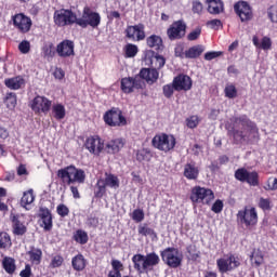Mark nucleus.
<instances>
[{"instance_id":"obj_1","label":"nucleus","mask_w":277,"mask_h":277,"mask_svg":"<svg viewBox=\"0 0 277 277\" xmlns=\"http://www.w3.org/2000/svg\"><path fill=\"white\" fill-rule=\"evenodd\" d=\"M233 122L234 126L227 130V135L233 137L234 144H242L247 140L249 142H259L261 140L259 127L247 115L235 117Z\"/></svg>"},{"instance_id":"obj_2","label":"nucleus","mask_w":277,"mask_h":277,"mask_svg":"<svg viewBox=\"0 0 277 277\" xmlns=\"http://www.w3.org/2000/svg\"><path fill=\"white\" fill-rule=\"evenodd\" d=\"M159 79V71L142 68L134 77H124L120 80V90L123 94H133L135 90H144L146 83L153 85Z\"/></svg>"},{"instance_id":"obj_3","label":"nucleus","mask_w":277,"mask_h":277,"mask_svg":"<svg viewBox=\"0 0 277 277\" xmlns=\"http://www.w3.org/2000/svg\"><path fill=\"white\" fill-rule=\"evenodd\" d=\"M56 176L62 181L64 185H71L70 192L75 200H79V198H81L79 188L75 186V183L78 185H83V183H85V171L83 169H79L74 164L67 166L65 168L58 169Z\"/></svg>"},{"instance_id":"obj_4","label":"nucleus","mask_w":277,"mask_h":277,"mask_svg":"<svg viewBox=\"0 0 277 277\" xmlns=\"http://www.w3.org/2000/svg\"><path fill=\"white\" fill-rule=\"evenodd\" d=\"M132 263L137 274H148V272H153L156 265L161 263V259L156 252H150L146 255L137 253L132 256Z\"/></svg>"},{"instance_id":"obj_5","label":"nucleus","mask_w":277,"mask_h":277,"mask_svg":"<svg viewBox=\"0 0 277 277\" xmlns=\"http://www.w3.org/2000/svg\"><path fill=\"white\" fill-rule=\"evenodd\" d=\"M77 25L81 29H88V27L98 29L101 25V13L93 11L90 6H84L82 16L78 17Z\"/></svg>"},{"instance_id":"obj_6","label":"nucleus","mask_w":277,"mask_h":277,"mask_svg":"<svg viewBox=\"0 0 277 277\" xmlns=\"http://www.w3.org/2000/svg\"><path fill=\"white\" fill-rule=\"evenodd\" d=\"M190 201L193 205H211L215 200V193L211 188L194 186L190 190Z\"/></svg>"},{"instance_id":"obj_7","label":"nucleus","mask_w":277,"mask_h":277,"mask_svg":"<svg viewBox=\"0 0 277 277\" xmlns=\"http://www.w3.org/2000/svg\"><path fill=\"white\" fill-rule=\"evenodd\" d=\"M237 220L248 230H252L259 224V212H256V208L246 206L242 210L238 211Z\"/></svg>"},{"instance_id":"obj_8","label":"nucleus","mask_w":277,"mask_h":277,"mask_svg":"<svg viewBox=\"0 0 277 277\" xmlns=\"http://www.w3.org/2000/svg\"><path fill=\"white\" fill-rule=\"evenodd\" d=\"M160 256L164 265H168L171 269H176L183 265V254L177 248L168 247L160 251Z\"/></svg>"},{"instance_id":"obj_9","label":"nucleus","mask_w":277,"mask_h":277,"mask_svg":"<svg viewBox=\"0 0 277 277\" xmlns=\"http://www.w3.org/2000/svg\"><path fill=\"white\" fill-rule=\"evenodd\" d=\"M151 146L162 153H170L176 146V137L167 133L156 134L151 140Z\"/></svg>"},{"instance_id":"obj_10","label":"nucleus","mask_w":277,"mask_h":277,"mask_svg":"<svg viewBox=\"0 0 277 277\" xmlns=\"http://www.w3.org/2000/svg\"><path fill=\"white\" fill-rule=\"evenodd\" d=\"M216 267L220 274H228V272H233L237 269V267H241V258L239 255L228 253L226 258H220L216 260Z\"/></svg>"},{"instance_id":"obj_11","label":"nucleus","mask_w":277,"mask_h":277,"mask_svg":"<svg viewBox=\"0 0 277 277\" xmlns=\"http://www.w3.org/2000/svg\"><path fill=\"white\" fill-rule=\"evenodd\" d=\"M103 120L108 127H127V117L119 107H111L104 116Z\"/></svg>"},{"instance_id":"obj_12","label":"nucleus","mask_w":277,"mask_h":277,"mask_svg":"<svg viewBox=\"0 0 277 277\" xmlns=\"http://www.w3.org/2000/svg\"><path fill=\"white\" fill-rule=\"evenodd\" d=\"M77 14L71 10L61 9L54 12V23L57 27H68L70 25H77Z\"/></svg>"},{"instance_id":"obj_13","label":"nucleus","mask_w":277,"mask_h":277,"mask_svg":"<svg viewBox=\"0 0 277 277\" xmlns=\"http://www.w3.org/2000/svg\"><path fill=\"white\" fill-rule=\"evenodd\" d=\"M29 107L35 114H44V116H47V114L51 111V107H53V102L47 96L37 95L29 103Z\"/></svg>"},{"instance_id":"obj_14","label":"nucleus","mask_w":277,"mask_h":277,"mask_svg":"<svg viewBox=\"0 0 277 277\" xmlns=\"http://www.w3.org/2000/svg\"><path fill=\"white\" fill-rule=\"evenodd\" d=\"M236 181L240 183H247L251 187H259V172L248 171L246 168H239L234 174Z\"/></svg>"},{"instance_id":"obj_15","label":"nucleus","mask_w":277,"mask_h":277,"mask_svg":"<svg viewBox=\"0 0 277 277\" xmlns=\"http://www.w3.org/2000/svg\"><path fill=\"white\" fill-rule=\"evenodd\" d=\"M12 21L13 27H15L19 34H29V31H31L34 22L31 21V17L25 15L24 13L13 15Z\"/></svg>"},{"instance_id":"obj_16","label":"nucleus","mask_w":277,"mask_h":277,"mask_svg":"<svg viewBox=\"0 0 277 277\" xmlns=\"http://www.w3.org/2000/svg\"><path fill=\"white\" fill-rule=\"evenodd\" d=\"M187 31V24L183 19L173 22L167 29V36L169 40H182L185 38Z\"/></svg>"},{"instance_id":"obj_17","label":"nucleus","mask_w":277,"mask_h":277,"mask_svg":"<svg viewBox=\"0 0 277 277\" xmlns=\"http://www.w3.org/2000/svg\"><path fill=\"white\" fill-rule=\"evenodd\" d=\"M10 221L12 224V233L15 237H23L24 235H27V226H29V223L25 221L23 215L11 214Z\"/></svg>"},{"instance_id":"obj_18","label":"nucleus","mask_w":277,"mask_h":277,"mask_svg":"<svg viewBox=\"0 0 277 277\" xmlns=\"http://www.w3.org/2000/svg\"><path fill=\"white\" fill-rule=\"evenodd\" d=\"M84 148L89 150L91 155L98 157V155H101L105 148V141L98 135H91L87 137Z\"/></svg>"},{"instance_id":"obj_19","label":"nucleus","mask_w":277,"mask_h":277,"mask_svg":"<svg viewBox=\"0 0 277 277\" xmlns=\"http://www.w3.org/2000/svg\"><path fill=\"white\" fill-rule=\"evenodd\" d=\"M144 24L140 23L134 26H127L124 32L126 38L132 40L133 42H142V40L146 39V31H144Z\"/></svg>"},{"instance_id":"obj_20","label":"nucleus","mask_w":277,"mask_h":277,"mask_svg":"<svg viewBox=\"0 0 277 277\" xmlns=\"http://www.w3.org/2000/svg\"><path fill=\"white\" fill-rule=\"evenodd\" d=\"M234 10L236 14L239 16L241 23H248V21H252V6L246 1L237 2L234 5Z\"/></svg>"},{"instance_id":"obj_21","label":"nucleus","mask_w":277,"mask_h":277,"mask_svg":"<svg viewBox=\"0 0 277 277\" xmlns=\"http://www.w3.org/2000/svg\"><path fill=\"white\" fill-rule=\"evenodd\" d=\"M173 83L175 92H189V90H192V87L194 85L192 77L185 74H180L174 77Z\"/></svg>"},{"instance_id":"obj_22","label":"nucleus","mask_w":277,"mask_h":277,"mask_svg":"<svg viewBox=\"0 0 277 277\" xmlns=\"http://www.w3.org/2000/svg\"><path fill=\"white\" fill-rule=\"evenodd\" d=\"M58 57H72L75 55V41L65 39L56 45Z\"/></svg>"},{"instance_id":"obj_23","label":"nucleus","mask_w":277,"mask_h":277,"mask_svg":"<svg viewBox=\"0 0 277 277\" xmlns=\"http://www.w3.org/2000/svg\"><path fill=\"white\" fill-rule=\"evenodd\" d=\"M39 217L41 220V227L45 233L53 230V214L49 208H40Z\"/></svg>"},{"instance_id":"obj_24","label":"nucleus","mask_w":277,"mask_h":277,"mask_svg":"<svg viewBox=\"0 0 277 277\" xmlns=\"http://www.w3.org/2000/svg\"><path fill=\"white\" fill-rule=\"evenodd\" d=\"M183 176H185L187 181H198V176H200V168L196 166V161H190L184 164Z\"/></svg>"},{"instance_id":"obj_25","label":"nucleus","mask_w":277,"mask_h":277,"mask_svg":"<svg viewBox=\"0 0 277 277\" xmlns=\"http://www.w3.org/2000/svg\"><path fill=\"white\" fill-rule=\"evenodd\" d=\"M124 148V138H114L106 144L108 155H117Z\"/></svg>"},{"instance_id":"obj_26","label":"nucleus","mask_w":277,"mask_h":277,"mask_svg":"<svg viewBox=\"0 0 277 277\" xmlns=\"http://www.w3.org/2000/svg\"><path fill=\"white\" fill-rule=\"evenodd\" d=\"M26 254L31 265H40V263H42V249L31 246Z\"/></svg>"},{"instance_id":"obj_27","label":"nucleus","mask_w":277,"mask_h":277,"mask_svg":"<svg viewBox=\"0 0 277 277\" xmlns=\"http://www.w3.org/2000/svg\"><path fill=\"white\" fill-rule=\"evenodd\" d=\"M136 161L140 163H149V161L153 160V150L150 148L143 147L141 149H137L135 153Z\"/></svg>"},{"instance_id":"obj_28","label":"nucleus","mask_w":277,"mask_h":277,"mask_svg":"<svg viewBox=\"0 0 277 277\" xmlns=\"http://www.w3.org/2000/svg\"><path fill=\"white\" fill-rule=\"evenodd\" d=\"M4 85L9 88V90H21V88L25 85V79L22 76L6 78L4 80Z\"/></svg>"},{"instance_id":"obj_29","label":"nucleus","mask_w":277,"mask_h":277,"mask_svg":"<svg viewBox=\"0 0 277 277\" xmlns=\"http://www.w3.org/2000/svg\"><path fill=\"white\" fill-rule=\"evenodd\" d=\"M137 233L141 237H150V239H157V232L151 228L148 223H142L137 227Z\"/></svg>"},{"instance_id":"obj_30","label":"nucleus","mask_w":277,"mask_h":277,"mask_svg":"<svg viewBox=\"0 0 277 277\" xmlns=\"http://www.w3.org/2000/svg\"><path fill=\"white\" fill-rule=\"evenodd\" d=\"M147 47L155 49V51H163V39L160 36L151 35L146 39Z\"/></svg>"},{"instance_id":"obj_31","label":"nucleus","mask_w":277,"mask_h":277,"mask_svg":"<svg viewBox=\"0 0 277 277\" xmlns=\"http://www.w3.org/2000/svg\"><path fill=\"white\" fill-rule=\"evenodd\" d=\"M202 53H205V47L197 44V45L190 47L188 50L185 51V58L198 60V57H200Z\"/></svg>"},{"instance_id":"obj_32","label":"nucleus","mask_w":277,"mask_h":277,"mask_svg":"<svg viewBox=\"0 0 277 277\" xmlns=\"http://www.w3.org/2000/svg\"><path fill=\"white\" fill-rule=\"evenodd\" d=\"M209 14H222L224 12V2L222 0H208Z\"/></svg>"},{"instance_id":"obj_33","label":"nucleus","mask_w":277,"mask_h":277,"mask_svg":"<svg viewBox=\"0 0 277 277\" xmlns=\"http://www.w3.org/2000/svg\"><path fill=\"white\" fill-rule=\"evenodd\" d=\"M103 183L106 187H111V189H118V187H120V180L118 179V175H114L113 173H105Z\"/></svg>"},{"instance_id":"obj_34","label":"nucleus","mask_w":277,"mask_h":277,"mask_svg":"<svg viewBox=\"0 0 277 277\" xmlns=\"http://www.w3.org/2000/svg\"><path fill=\"white\" fill-rule=\"evenodd\" d=\"M252 42L256 49H262L263 51H269L272 49V39L269 37H263L262 41L259 42V37L253 36Z\"/></svg>"},{"instance_id":"obj_35","label":"nucleus","mask_w":277,"mask_h":277,"mask_svg":"<svg viewBox=\"0 0 277 277\" xmlns=\"http://www.w3.org/2000/svg\"><path fill=\"white\" fill-rule=\"evenodd\" d=\"M2 267L6 274H14L16 272V260L14 258L4 256L2 260Z\"/></svg>"},{"instance_id":"obj_36","label":"nucleus","mask_w":277,"mask_h":277,"mask_svg":"<svg viewBox=\"0 0 277 277\" xmlns=\"http://www.w3.org/2000/svg\"><path fill=\"white\" fill-rule=\"evenodd\" d=\"M166 66V57L156 54L153 58H151V68H145L146 70H156V72H159V70H161V68H163Z\"/></svg>"},{"instance_id":"obj_37","label":"nucleus","mask_w":277,"mask_h":277,"mask_svg":"<svg viewBox=\"0 0 277 277\" xmlns=\"http://www.w3.org/2000/svg\"><path fill=\"white\" fill-rule=\"evenodd\" d=\"M71 265L76 272H83L85 269L87 261L83 254H77L71 260Z\"/></svg>"},{"instance_id":"obj_38","label":"nucleus","mask_w":277,"mask_h":277,"mask_svg":"<svg viewBox=\"0 0 277 277\" xmlns=\"http://www.w3.org/2000/svg\"><path fill=\"white\" fill-rule=\"evenodd\" d=\"M52 116L55 120H64L66 118V107H64V104H54L52 106Z\"/></svg>"},{"instance_id":"obj_39","label":"nucleus","mask_w":277,"mask_h":277,"mask_svg":"<svg viewBox=\"0 0 277 277\" xmlns=\"http://www.w3.org/2000/svg\"><path fill=\"white\" fill-rule=\"evenodd\" d=\"M72 239H74V241H76V243H80V246H85V243H88L90 237L88 236V233L85 230L78 229L75 232Z\"/></svg>"},{"instance_id":"obj_40","label":"nucleus","mask_w":277,"mask_h":277,"mask_svg":"<svg viewBox=\"0 0 277 277\" xmlns=\"http://www.w3.org/2000/svg\"><path fill=\"white\" fill-rule=\"evenodd\" d=\"M34 200H36V197L34 196V189H29L27 192H24L21 199V205L22 207H27V205H31Z\"/></svg>"},{"instance_id":"obj_41","label":"nucleus","mask_w":277,"mask_h":277,"mask_svg":"<svg viewBox=\"0 0 277 277\" xmlns=\"http://www.w3.org/2000/svg\"><path fill=\"white\" fill-rule=\"evenodd\" d=\"M10 246H12L10 234L5 232L0 233V250H5V248H10Z\"/></svg>"},{"instance_id":"obj_42","label":"nucleus","mask_w":277,"mask_h":277,"mask_svg":"<svg viewBox=\"0 0 277 277\" xmlns=\"http://www.w3.org/2000/svg\"><path fill=\"white\" fill-rule=\"evenodd\" d=\"M4 103L8 107V109H14L17 104L16 93H13V92L6 93Z\"/></svg>"},{"instance_id":"obj_43","label":"nucleus","mask_w":277,"mask_h":277,"mask_svg":"<svg viewBox=\"0 0 277 277\" xmlns=\"http://www.w3.org/2000/svg\"><path fill=\"white\" fill-rule=\"evenodd\" d=\"M107 194V186L103 182V180H98L96 183V190L94 192L95 198H103Z\"/></svg>"},{"instance_id":"obj_44","label":"nucleus","mask_w":277,"mask_h":277,"mask_svg":"<svg viewBox=\"0 0 277 277\" xmlns=\"http://www.w3.org/2000/svg\"><path fill=\"white\" fill-rule=\"evenodd\" d=\"M259 209H262L264 213L272 210V199L261 197L258 202Z\"/></svg>"},{"instance_id":"obj_45","label":"nucleus","mask_w":277,"mask_h":277,"mask_svg":"<svg viewBox=\"0 0 277 277\" xmlns=\"http://www.w3.org/2000/svg\"><path fill=\"white\" fill-rule=\"evenodd\" d=\"M131 217L133 222H136V224H140L141 222H144V217H146V215L144 214L143 209H135L133 210Z\"/></svg>"},{"instance_id":"obj_46","label":"nucleus","mask_w":277,"mask_h":277,"mask_svg":"<svg viewBox=\"0 0 277 277\" xmlns=\"http://www.w3.org/2000/svg\"><path fill=\"white\" fill-rule=\"evenodd\" d=\"M137 45L133 43H128L124 47L126 57H135V55H137Z\"/></svg>"},{"instance_id":"obj_47","label":"nucleus","mask_w":277,"mask_h":277,"mask_svg":"<svg viewBox=\"0 0 277 277\" xmlns=\"http://www.w3.org/2000/svg\"><path fill=\"white\" fill-rule=\"evenodd\" d=\"M186 252L189 253L192 261H198L200 259V251L196 249V245H189L186 247Z\"/></svg>"},{"instance_id":"obj_48","label":"nucleus","mask_w":277,"mask_h":277,"mask_svg":"<svg viewBox=\"0 0 277 277\" xmlns=\"http://www.w3.org/2000/svg\"><path fill=\"white\" fill-rule=\"evenodd\" d=\"M56 213L57 215H60V217H68V215H70V209L68 208V206L60 203L56 207Z\"/></svg>"},{"instance_id":"obj_49","label":"nucleus","mask_w":277,"mask_h":277,"mask_svg":"<svg viewBox=\"0 0 277 277\" xmlns=\"http://www.w3.org/2000/svg\"><path fill=\"white\" fill-rule=\"evenodd\" d=\"M174 82L172 81V83L170 84H164L162 87V93H163V96L166 98H172V96H174Z\"/></svg>"},{"instance_id":"obj_50","label":"nucleus","mask_w":277,"mask_h":277,"mask_svg":"<svg viewBox=\"0 0 277 277\" xmlns=\"http://www.w3.org/2000/svg\"><path fill=\"white\" fill-rule=\"evenodd\" d=\"M224 93L227 98H237V88L235 84H227L225 87Z\"/></svg>"},{"instance_id":"obj_51","label":"nucleus","mask_w":277,"mask_h":277,"mask_svg":"<svg viewBox=\"0 0 277 277\" xmlns=\"http://www.w3.org/2000/svg\"><path fill=\"white\" fill-rule=\"evenodd\" d=\"M207 27H210V29H213L214 31H220L224 27V24H222L221 19H211L206 23Z\"/></svg>"},{"instance_id":"obj_52","label":"nucleus","mask_w":277,"mask_h":277,"mask_svg":"<svg viewBox=\"0 0 277 277\" xmlns=\"http://www.w3.org/2000/svg\"><path fill=\"white\" fill-rule=\"evenodd\" d=\"M5 196H8V189L0 187V211H2L3 213H6V211L10 210L8 205L5 202H2L1 200V198H5Z\"/></svg>"},{"instance_id":"obj_53","label":"nucleus","mask_w":277,"mask_h":277,"mask_svg":"<svg viewBox=\"0 0 277 277\" xmlns=\"http://www.w3.org/2000/svg\"><path fill=\"white\" fill-rule=\"evenodd\" d=\"M250 261H254L255 267H261V265H263V253L252 252L250 255Z\"/></svg>"},{"instance_id":"obj_54","label":"nucleus","mask_w":277,"mask_h":277,"mask_svg":"<svg viewBox=\"0 0 277 277\" xmlns=\"http://www.w3.org/2000/svg\"><path fill=\"white\" fill-rule=\"evenodd\" d=\"M64 265V258L62 255H54L51 260L50 267L53 269L62 267Z\"/></svg>"},{"instance_id":"obj_55","label":"nucleus","mask_w":277,"mask_h":277,"mask_svg":"<svg viewBox=\"0 0 277 277\" xmlns=\"http://www.w3.org/2000/svg\"><path fill=\"white\" fill-rule=\"evenodd\" d=\"M198 124H200L198 116H190L186 119V127H188V129H196Z\"/></svg>"},{"instance_id":"obj_56","label":"nucleus","mask_w":277,"mask_h":277,"mask_svg":"<svg viewBox=\"0 0 277 277\" xmlns=\"http://www.w3.org/2000/svg\"><path fill=\"white\" fill-rule=\"evenodd\" d=\"M18 51L21 53H23L24 55H27V53H29V51H31V43H29V41H27V40H23L18 44Z\"/></svg>"},{"instance_id":"obj_57","label":"nucleus","mask_w":277,"mask_h":277,"mask_svg":"<svg viewBox=\"0 0 277 277\" xmlns=\"http://www.w3.org/2000/svg\"><path fill=\"white\" fill-rule=\"evenodd\" d=\"M110 265L113 267L111 272H117V273H121L124 272V264H122V262H120V260H111Z\"/></svg>"},{"instance_id":"obj_58","label":"nucleus","mask_w":277,"mask_h":277,"mask_svg":"<svg viewBox=\"0 0 277 277\" xmlns=\"http://www.w3.org/2000/svg\"><path fill=\"white\" fill-rule=\"evenodd\" d=\"M201 34H202V28L197 27L195 30L190 31L187 35V40H189V42H194V40H198V38H200Z\"/></svg>"},{"instance_id":"obj_59","label":"nucleus","mask_w":277,"mask_h":277,"mask_svg":"<svg viewBox=\"0 0 277 277\" xmlns=\"http://www.w3.org/2000/svg\"><path fill=\"white\" fill-rule=\"evenodd\" d=\"M224 210V202L220 199H217L211 208V211H213V213H222V211Z\"/></svg>"},{"instance_id":"obj_60","label":"nucleus","mask_w":277,"mask_h":277,"mask_svg":"<svg viewBox=\"0 0 277 277\" xmlns=\"http://www.w3.org/2000/svg\"><path fill=\"white\" fill-rule=\"evenodd\" d=\"M193 13L194 14H202V2L195 0L193 1Z\"/></svg>"},{"instance_id":"obj_61","label":"nucleus","mask_w":277,"mask_h":277,"mask_svg":"<svg viewBox=\"0 0 277 277\" xmlns=\"http://www.w3.org/2000/svg\"><path fill=\"white\" fill-rule=\"evenodd\" d=\"M54 78L58 79V81H62L64 77H66V71L62 69V67H56L53 72Z\"/></svg>"},{"instance_id":"obj_62","label":"nucleus","mask_w":277,"mask_h":277,"mask_svg":"<svg viewBox=\"0 0 277 277\" xmlns=\"http://www.w3.org/2000/svg\"><path fill=\"white\" fill-rule=\"evenodd\" d=\"M222 55V52H207L205 54L206 62H211V60H215L216 57H220Z\"/></svg>"},{"instance_id":"obj_63","label":"nucleus","mask_w":277,"mask_h":277,"mask_svg":"<svg viewBox=\"0 0 277 277\" xmlns=\"http://www.w3.org/2000/svg\"><path fill=\"white\" fill-rule=\"evenodd\" d=\"M265 189L269 190V192H276V189H277V177H274L273 182H272V179H269L268 184L265 187Z\"/></svg>"},{"instance_id":"obj_64","label":"nucleus","mask_w":277,"mask_h":277,"mask_svg":"<svg viewBox=\"0 0 277 277\" xmlns=\"http://www.w3.org/2000/svg\"><path fill=\"white\" fill-rule=\"evenodd\" d=\"M21 277H31V266L29 264L25 265V269L21 271Z\"/></svg>"}]
</instances>
